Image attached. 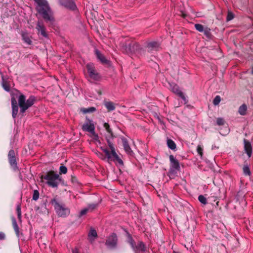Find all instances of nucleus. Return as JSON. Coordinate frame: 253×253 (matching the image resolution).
Listing matches in <instances>:
<instances>
[{
	"instance_id": "7ed1b4c3",
	"label": "nucleus",
	"mask_w": 253,
	"mask_h": 253,
	"mask_svg": "<svg viewBox=\"0 0 253 253\" xmlns=\"http://www.w3.org/2000/svg\"><path fill=\"white\" fill-rule=\"evenodd\" d=\"M106 140L110 151L106 147H101L100 149L104 153L105 156L102 159L104 160L106 159L108 162H113L116 165L118 164L119 166H123L124 162L117 154L112 141L110 140L108 137H106Z\"/></svg>"
},
{
	"instance_id": "c85d7f7f",
	"label": "nucleus",
	"mask_w": 253,
	"mask_h": 253,
	"mask_svg": "<svg viewBox=\"0 0 253 253\" xmlns=\"http://www.w3.org/2000/svg\"><path fill=\"white\" fill-rule=\"evenodd\" d=\"M96 110V109L94 107H91L88 108H83L81 109V111L84 114L92 113L95 112Z\"/></svg>"
},
{
	"instance_id": "bb28decb",
	"label": "nucleus",
	"mask_w": 253,
	"mask_h": 253,
	"mask_svg": "<svg viewBox=\"0 0 253 253\" xmlns=\"http://www.w3.org/2000/svg\"><path fill=\"white\" fill-rule=\"evenodd\" d=\"M167 145L169 149L172 150H175L176 149V144L171 139H167Z\"/></svg>"
},
{
	"instance_id": "58836bf2",
	"label": "nucleus",
	"mask_w": 253,
	"mask_h": 253,
	"mask_svg": "<svg viewBox=\"0 0 253 253\" xmlns=\"http://www.w3.org/2000/svg\"><path fill=\"white\" fill-rule=\"evenodd\" d=\"M221 100V98L219 95H217L215 97L213 100V104L214 105H217L219 103Z\"/></svg>"
},
{
	"instance_id": "1a4fd4ad",
	"label": "nucleus",
	"mask_w": 253,
	"mask_h": 253,
	"mask_svg": "<svg viewBox=\"0 0 253 253\" xmlns=\"http://www.w3.org/2000/svg\"><path fill=\"white\" fill-rule=\"evenodd\" d=\"M118 236L115 233H112L106 238L105 245L109 249H114L117 247Z\"/></svg>"
},
{
	"instance_id": "f03ea898",
	"label": "nucleus",
	"mask_w": 253,
	"mask_h": 253,
	"mask_svg": "<svg viewBox=\"0 0 253 253\" xmlns=\"http://www.w3.org/2000/svg\"><path fill=\"white\" fill-rule=\"evenodd\" d=\"M37 4L36 10L42 16L44 20L49 25L55 22L51 10L46 0H34Z\"/></svg>"
},
{
	"instance_id": "4468645a",
	"label": "nucleus",
	"mask_w": 253,
	"mask_h": 253,
	"mask_svg": "<svg viewBox=\"0 0 253 253\" xmlns=\"http://www.w3.org/2000/svg\"><path fill=\"white\" fill-rule=\"evenodd\" d=\"M223 196L220 192V189L215 187L212 188L211 190L210 196L208 197V200H212V198H215V200H219L222 198Z\"/></svg>"
},
{
	"instance_id": "72a5a7b5",
	"label": "nucleus",
	"mask_w": 253,
	"mask_h": 253,
	"mask_svg": "<svg viewBox=\"0 0 253 253\" xmlns=\"http://www.w3.org/2000/svg\"><path fill=\"white\" fill-rule=\"evenodd\" d=\"M71 180L72 183L75 185L78 186L80 185V182L79 181L77 177L75 176L72 175Z\"/></svg>"
},
{
	"instance_id": "a19ab883",
	"label": "nucleus",
	"mask_w": 253,
	"mask_h": 253,
	"mask_svg": "<svg viewBox=\"0 0 253 253\" xmlns=\"http://www.w3.org/2000/svg\"><path fill=\"white\" fill-rule=\"evenodd\" d=\"M97 205H98L96 204H89L86 208L88 209V211H92L97 207Z\"/></svg>"
},
{
	"instance_id": "9b49d317",
	"label": "nucleus",
	"mask_w": 253,
	"mask_h": 253,
	"mask_svg": "<svg viewBox=\"0 0 253 253\" xmlns=\"http://www.w3.org/2000/svg\"><path fill=\"white\" fill-rule=\"evenodd\" d=\"M169 161L170 166L169 172L170 174H175L176 173V170L178 171L180 170L179 163L172 155L169 156Z\"/></svg>"
},
{
	"instance_id": "412c9836",
	"label": "nucleus",
	"mask_w": 253,
	"mask_h": 253,
	"mask_svg": "<svg viewBox=\"0 0 253 253\" xmlns=\"http://www.w3.org/2000/svg\"><path fill=\"white\" fill-rule=\"evenodd\" d=\"M103 126L109 133L108 135H105V139H106V137H109L110 140H113V139L115 137L112 129L110 127V126L108 123H105L103 124Z\"/></svg>"
},
{
	"instance_id": "39448f33",
	"label": "nucleus",
	"mask_w": 253,
	"mask_h": 253,
	"mask_svg": "<svg viewBox=\"0 0 253 253\" xmlns=\"http://www.w3.org/2000/svg\"><path fill=\"white\" fill-rule=\"evenodd\" d=\"M126 237L127 243L130 246L135 253H143L147 251L146 245L142 241H138L136 243L132 235L127 231H126Z\"/></svg>"
},
{
	"instance_id": "2eb2a0df",
	"label": "nucleus",
	"mask_w": 253,
	"mask_h": 253,
	"mask_svg": "<svg viewBox=\"0 0 253 253\" xmlns=\"http://www.w3.org/2000/svg\"><path fill=\"white\" fill-rule=\"evenodd\" d=\"M36 29L38 31V35L40 33L41 35L45 38H48V35L46 32V28L42 21H38Z\"/></svg>"
},
{
	"instance_id": "473e14b6",
	"label": "nucleus",
	"mask_w": 253,
	"mask_h": 253,
	"mask_svg": "<svg viewBox=\"0 0 253 253\" xmlns=\"http://www.w3.org/2000/svg\"><path fill=\"white\" fill-rule=\"evenodd\" d=\"M194 27L195 29L200 32H202L205 30L203 25L200 24H195Z\"/></svg>"
},
{
	"instance_id": "37998d69",
	"label": "nucleus",
	"mask_w": 253,
	"mask_h": 253,
	"mask_svg": "<svg viewBox=\"0 0 253 253\" xmlns=\"http://www.w3.org/2000/svg\"><path fill=\"white\" fill-rule=\"evenodd\" d=\"M234 17V14L231 12H229L228 13L226 20L227 21H229L232 20V19H233Z\"/></svg>"
},
{
	"instance_id": "a878e982",
	"label": "nucleus",
	"mask_w": 253,
	"mask_h": 253,
	"mask_svg": "<svg viewBox=\"0 0 253 253\" xmlns=\"http://www.w3.org/2000/svg\"><path fill=\"white\" fill-rule=\"evenodd\" d=\"M2 86L5 91L8 92L10 91V87L9 84L4 79L3 76H2Z\"/></svg>"
},
{
	"instance_id": "7c9ffc66",
	"label": "nucleus",
	"mask_w": 253,
	"mask_h": 253,
	"mask_svg": "<svg viewBox=\"0 0 253 253\" xmlns=\"http://www.w3.org/2000/svg\"><path fill=\"white\" fill-rule=\"evenodd\" d=\"M198 199L199 202L204 205H206L208 204V199H207L206 197H205L204 196L200 195L198 196Z\"/></svg>"
},
{
	"instance_id": "de8ad7c7",
	"label": "nucleus",
	"mask_w": 253,
	"mask_h": 253,
	"mask_svg": "<svg viewBox=\"0 0 253 253\" xmlns=\"http://www.w3.org/2000/svg\"><path fill=\"white\" fill-rule=\"evenodd\" d=\"M218 204H219V202H218V201H217V202L216 203V206H219Z\"/></svg>"
},
{
	"instance_id": "c9c22d12",
	"label": "nucleus",
	"mask_w": 253,
	"mask_h": 253,
	"mask_svg": "<svg viewBox=\"0 0 253 253\" xmlns=\"http://www.w3.org/2000/svg\"><path fill=\"white\" fill-rule=\"evenodd\" d=\"M225 123V120L222 118H218L216 120V124L218 126H223Z\"/></svg>"
},
{
	"instance_id": "dca6fc26",
	"label": "nucleus",
	"mask_w": 253,
	"mask_h": 253,
	"mask_svg": "<svg viewBox=\"0 0 253 253\" xmlns=\"http://www.w3.org/2000/svg\"><path fill=\"white\" fill-rule=\"evenodd\" d=\"M95 54L98 60L103 64L110 66L111 65V62L109 60H107L105 57L97 49L95 50Z\"/></svg>"
},
{
	"instance_id": "f8f14e48",
	"label": "nucleus",
	"mask_w": 253,
	"mask_h": 253,
	"mask_svg": "<svg viewBox=\"0 0 253 253\" xmlns=\"http://www.w3.org/2000/svg\"><path fill=\"white\" fill-rule=\"evenodd\" d=\"M8 159L9 163L14 171L19 170L17 167L16 158L15 151L14 150H10L8 154Z\"/></svg>"
},
{
	"instance_id": "423d86ee",
	"label": "nucleus",
	"mask_w": 253,
	"mask_h": 253,
	"mask_svg": "<svg viewBox=\"0 0 253 253\" xmlns=\"http://www.w3.org/2000/svg\"><path fill=\"white\" fill-rule=\"evenodd\" d=\"M122 48L127 53H132L144 50L143 48L137 42L128 39L123 43Z\"/></svg>"
},
{
	"instance_id": "79ce46f5",
	"label": "nucleus",
	"mask_w": 253,
	"mask_h": 253,
	"mask_svg": "<svg viewBox=\"0 0 253 253\" xmlns=\"http://www.w3.org/2000/svg\"><path fill=\"white\" fill-rule=\"evenodd\" d=\"M88 211V209H87V208H85L83 210H82L80 212V214H79V217H81L85 214H86V213Z\"/></svg>"
},
{
	"instance_id": "b1692460",
	"label": "nucleus",
	"mask_w": 253,
	"mask_h": 253,
	"mask_svg": "<svg viewBox=\"0 0 253 253\" xmlns=\"http://www.w3.org/2000/svg\"><path fill=\"white\" fill-rule=\"evenodd\" d=\"M104 105L107 109L108 112L113 111L115 109L114 103L111 101H106L104 102Z\"/></svg>"
},
{
	"instance_id": "f3484780",
	"label": "nucleus",
	"mask_w": 253,
	"mask_h": 253,
	"mask_svg": "<svg viewBox=\"0 0 253 253\" xmlns=\"http://www.w3.org/2000/svg\"><path fill=\"white\" fill-rule=\"evenodd\" d=\"M170 87L171 90L177 95L179 97L182 99L184 101H186V98L184 96L183 92L179 89V86L176 84H170Z\"/></svg>"
},
{
	"instance_id": "ddd939ff",
	"label": "nucleus",
	"mask_w": 253,
	"mask_h": 253,
	"mask_svg": "<svg viewBox=\"0 0 253 253\" xmlns=\"http://www.w3.org/2000/svg\"><path fill=\"white\" fill-rule=\"evenodd\" d=\"M59 4L65 8L75 11L77 9V6L73 0H59Z\"/></svg>"
},
{
	"instance_id": "6ab92c4d",
	"label": "nucleus",
	"mask_w": 253,
	"mask_h": 253,
	"mask_svg": "<svg viewBox=\"0 0 253 253\" xmlns=\"http://www.w3.org/2000/svg\"><path fill=\"white\" fill-rule=\"evenodd\" d=\"M244 150L247 153L249 158H250L252 154L253 148L250 142L246 139H244Z\"/></svg>"
},
{
	"instance_id": "20e7f679",
	"label": "nucleus",
	"mask_w": 253,
	"mask_h": 253,
	"mask_svg": "<svg viewBox=\"0 0 253 253\" xmlns=\"http://www.w3.org/2000/svg\"><path fill=\"white\" fill-rule=\"evenodd\" d=\"M40 178L41 179L46 180L47 185L52 188H57L59 183L62 181V177L53 170L46 172L42 174Z\"/></svg>"
},
{
	"instance_id": "2f4dec72",
	"label": "nucleus",
	"mask_w": 253,
	"mask_h": 253,
	"mask_svg": "<svg viewBox=\"0 0 253 253\" xmlns=\"http://www.w3.org/2000/svg\"><path fill=\"white\" fill-rule=\"evenodd\" d=\"M88 236L89 238H96L97 237V234L96 230L94 229L91 228L90 231L88 233Z\"/></svg>"
},
{
	"instance_id": "cd10ccee",
	"label": "nucleus",
	"mask_w": 253,
	"mask_h": 253,
	"mask_svg": "<svg viewBox=\"0 0 253 253\" xmlns=\"http://www.w3.org/2000/svg\"><path fill=\"white\" fill-rule=\"evenodd\" d=\"M243 173L244 175L247 176H250L251 174V171L250 170V169L249 168V166L248 164L244 165L243 168Z\"/></svg>"
},
{
	"instance_id": "c03bdc74",
	"label": "nucleus",
	"mask_w": 253,
	"mask_h": 253,
	"mask_svg": "<svg viewBox=\"0 0 253 253\" xmlns=\"http://www.w3.org/2000/svg\"><path fill=\"white\" fill-rule=\"evenodd\" d=\"M5 239V235L2 232H0V240H3Z\"/></svg>"
},
{
	"instance_id": "aec40b11",
	"label": "nucleus",
	"mask_w": 253,
	"mask_h": 253,
	"mask_svg": "<svg viewBox=\"0 0 253 253\" xmlns=\"http://www.w3.org/2000/svg\"><path fill=\"white\" fill-rule=\"evenodd\" d=\"M160 44L157 42H150L146 43V47L148 49L149 52H151L153 50H157L159 47Z\"/></svg>"
},
{
	"instance_id": "6e6552de",
	"label": "nucleus",
	"mask_w": 253,
	"mask_h": 253,
	"mask_svg": "<svg viewBox=\"0 0 253 253\" xmlns=\"http://www.w3.org/2000/svg\"><path fill=\"white\" fill-rule=\"evenodd\" d=\"M86 121V122L82 126V129L83 131L90 132L94 137V139L97 140L99 137L95 132V126L93 121L87 117Z\"/></svg>"
},
{
	"instance_id": "4be33fe9",
	"label": "nucleus",
	"mask_w": 253,
	"mask_h": 253,
	"mask_svg": "<svg viewBox=\"0 0 253 253\" xmlns=\"http://www.w3.org/2000/svg\"><path fill=\"white\" fill-rule=\"evenodd\" d=\"M21 37L24 42L27 43L28 45H31L32 44V41L30 39V38L27 32H22L21 33Z\"/></svg>"
},
{
	"instance_id": "0eeeda50",
	"label": "nucleus",
	"mask_w": 253,
	"mask_h": 253,
	"mask_svg": "<svg viewBox=\"0 0 253 253\" xmlns=\"http://www.w3.org/2000/svg\"><path fill=\"white\" fill-rule=\"evenodd\" d=\"M51 204L54 205V209L57 215L60 217H66L70 213V210L64 204H60L56 199L51 200Z\"/></svg>"
},
{
	"instance_id": "a211bd4d",
	"label": "nucleus",
	"mask_w": 253,
	"mask_h": 253,
	"mask_svg": "<svg viewBox=\"0 0 253 253\" xmlns=\"http://www.w3.org/2000/svg\"><path fill=\"white\" fill-rule=\"evenodd\" d=\"M121 139L122 141L123 145L126 152L129 155L132 156L133 153V151L131 150L129 145L128 144V141L126 138L124 136H122Z\"/></svg>"
},
{
	"instance_id": "f257e3e1",
	"label": "nucleus",
	"mask_w": 253,
	"mask_h": 253,
	"mask_svg": "<svg viewBox=\"0 0 253 253\" xmlns=\"http://www.w3.org/2000/svg\"><path fill=\"white\" fill-rule=\"evenodd\" d=\"M15 91L16 92L15 96L18 98V102L14 96L11 97L12 116L13 119L16 118L18 114V107L20 108L19 114L23 116L26 111L32 107L37 101L36 97L34 95H30L26 100L24 94L17 89H15Z\"/></svg>"
},
{
	"instance_id": "393cba45",
	"label": "nucleus",
	"mask_w": 253,
	"mask_h": 253,
	"mask_svg": "<svg viewBox=\"0 0 253 253\" xmlns=\"http://www.w3.org/2000/svg\"><path fill=\"white\" fill-rule=\"evenodd\" d=\"M247 111V106L246 104H243L239 108L238 112L241 115L244 116L246 114Z\"/></svg>"
},
{
	"instance_id": "c756f323",
	"label": "nucleus",
	"mask_w": 253,
	"mask_h": 253,
	"mask_svg": "<svg viewBox=\"0 0 253 253\" xmlns=\"http://www.w3.org/2000/svg\"><path fill=\"white\" fill-rule=\"evenodd\" d=\"M205 36L209 39H211L212 35L211 32V29L208 27H206L205 28L204 31H203Z\"/></svg>"
},
{
	"instance_id": "4c0bfd02",
	"label": "nucleus",
	"mask_w": 253,
	"mask_h": 253,
	"mask_svg": "<svg viewBox=\"0 0 253 253\" xmlns=\"http://www.w3.org/2000/svg\"><path fill=\"white\" fill-rule=\"evenodd\" d=\"M39 192L37 190H34L32 199L34 201H37L39 198Z\"/></svg>"
},
{
	"instance_id": "9d476101",
	"label": "nucleus",
	"mask_w": 253,
	"mask_h": 253,
	"mask_svg": "<svg viewBox=\"0 0 253 253\" xmlns=\"http://www.w3.org/2000/svg\"><path fill=\"white\" fill-rule=\"evenodd\" d=\"M86 69L89 77L96 81H98L101 79L99 74L96 71L94 65L92 64H87Z\"/></svg>"
},
{
	"instance_id": "ea45409f",
	"label": "nucleus",
	"mask_w": 253,
	"mask_h": 253,
	"mask_svg": "<svg viewBox=\"0 0 253 253\" xmlns=\"http://www.w3.org/2000/svg\"><path fill=\"white\" fill-rule=\"evenodd\" d=\"M197 151L198 154L200 156L201 158H202L203 155V149L200 145H198L197 146Z\"/></svg>"
},
{
	"instance_id": "a18cd8bd",
	"label": "nucleus",
	"mask_w": 253,
	"mask_h": 253,
	"mask_svg": "<svg viewBox=\"0 0 253 253\" xmlns=\"http://www.w3.org/2000/svg\"><path fill=\"white\" fill-rule=\"evenodd\" d=\"M72 253H79L78 249L76 248L75 250H73Z\"/></svg>"
},
{
	"instance_id": "49530a36",
	"label": "nucleus",
	"mask_w": 253,
	"mask_h": 253,
	"mask_svg": "<svg viewBox=\"0 0 253 253\" xmlns=\"http://www.w3.org/2000/svg\"><path fill=\"white\" fill-rule=\"evenodd\" d=\"M217 200H215V198H212V200H208L211 203L212 202H215Z\"/></svg>"
},
{
	"instance_id": "5701e85b",
	"label": "nucleus",
	"mask_w": 253,
	"mask_h": 253,
	"mask_svg": "<svg viewBox=\"0 0 253 253\" xmlns=\"http://www.w3.org/2000/svg\"><path fill=\"white\" fill-rule=\"evenodd\" d=\"M11 220H12V226H13V227L15 231V232L16 233V235L18 237H19V233H20L19 228L18 225L17 223L16 219L14 217H12Z\"/></svg>"
},
{
	"instance_id": "f704fd0d",
	"label": "nucleus",
	"mask_w": 253,
	"mask_h": 253,
	"mask_svg": "<svg viewBox=\"0 0 253 253\" xmlns=\"http://www.w3.org/2000/svg\"><path fill=\"white\" fill-rule=\"evenodd\" d=\"M67 172V168L64 166H61L59 168V174H66Z\"/></svg>"
},
{
	"instance_id": "e433bc0d",
	"label": "nucleus",
	"mask_w": 253,
	"mask_h": 253,
	"mask_svg": "<svg viewBox=\"0 0 253 253\" xmlns=\"http://www.w3.org/2000/svg\"><path fill=\"white\" fill-rule=\"evenodd\" d=\"M16 211L17 213V217L20 221L21 219V206L20 205H18L16 207Z\"/></svg>"
}]
</instances>
